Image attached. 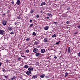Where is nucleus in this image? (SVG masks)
<instances>
[{
    "label": "nucleus",
    "mask_w": 80,
    "mask_h": 80,
    "mask_svg": "<svg viewBox=\"0 0 80 80\" xmlns=\"http://www.w3.org/2000/svg\"><path fill=\"white\" fill-rule=\"evenodd\" d=\"M7 21H5L4 20H2V24L4 26H5L7 25Z\"/></svg>",
    "instance_id": "1"
},
{
    "label": "nucleus",
    "mask_w": 80,
    "mask_h": 80,
    "mask_svg": "<svg viewBox=\"0 0 80 80\" xmlns=\"http://www.w3.org/2000/svg\"><path fill=\"white\" fill-rule=\"evenodd\" d=\"M0 34L2 35H4V30H0Z\"/></svg>",
    "instance_id": "2"
},
{
    "label": "nucleus",
    "mask_w": 80,
    "mask_h": 80,
    "mask_svg": "<svg viewBox=\"0 0 80 80\" xmlns=\"http://www.w3.org/2000/svg\"><path fill=\"white\" fill-rule=\"evenodd\" d=\"M33 52L34 53H37L38 52V49H37L36 48H35L33 50Z\"/></svg>",
    "instance_id": "3"
},
{
    "label": "nucleus",
    "mask_w": 80,
    "mask_h": 80,
    "mask_svg": "<svg viewBox=\"0 0 80 80\" xmlns=\"http://www.w3.org/2000/svg\"><path fill=\"white\" fill-rule=\"evenodd\" d=\"M31 73H32V71H28L26 72V74L27 75H30L31 74Z\"/></svg>",
    "instance_id": "4"
},
{
    "label": "nucleus",
    "mask_w": 80,
    "mask_h": 80,
    "mask_svg": "<svg viewBox=\"0 0 80 80\" xmlns=\"http://www.w3.org/2000/svg\"><path fill=\"white\" fill-rule=\"evenodd\" d=\"M16 4H17L18 5H20V1L19 0H18L16 2Z\"/></svg>",
    "instance_id": "5"
},
{
    "label": "nucleus",
    "mask_w": 80,
    "mask_h": 80,
    "mask_svg": "<svg viewBox=\"0 0 80 80\" xmlns=\"http://www.w3.org/2000/svg\"><path fill=\"white\" fill-rule=\"evenodd\" d=\"M48 28H49V26H47L44 28V30H47L48 29Z\"/></svg>",
    "instance_id": "6"
},
{
    "label": "nucleus",
    "mask_w": 80,
    "mask_h": 80,
    "mask_svg": "<svg viewBox=\"0 0 80 80\" xmlns=\"http://www.w3.org/2000/svg\"><path fill=\"white\" fill-rule=\"evenodd\" d=\"M45 49H42L41 50V52L42 53H45Z\"/></svg>",
    "instance_id": "7"
},
{
    "label": "nucleus",
    "mask_w": 80,
    "mask_h": 80,
    "mask_svg": "<svg viewBox=\"0 0 80 80\" xmlns=\"http://www.w3.org/2000/svg\"><path fill=\"white\" fill-rule=\"evenodd\" d=\"M8 29L9 30V31H11L13 30V28L12 27H9L8 28Z\"/></svg>",
    "instance_id": "8"
},
{
    "label": "nucleus",
    "mask_w": 80,
    "mask_h": 80,
    "mask_svg": "<svg viewBox=\"0 0 80 80\" xmlns=\"http://www.w3.org/2000/svg\"><path fill=\"white\" fill-rule=\"evenodd\" d=\"M29 71H33V68H29L28 69Z\"/></svg>",
    "instance_id": "9"
},
{
    "label": "nucleus",
    "mask_w": 80,
    "mask_h": 80,
    "mask_svg": "<svg viewBox=\"0 0 80 80\" xmlns=\"http://www.w3.org/2000/svg\"><path fill=\"white\" fill-rule=\"evenodd\" d=\"M47 15L48 16V17H50V16L51 17H52V14L48 13L47 14Z\"/></svg>",
    "instance_id": "10"
},
{
    "label": "nucleus",
    "mask_w": 80,
    "mask_h": 80,
    "mask_svg": "<svg viewBox=\"0 0 80 80\" xmlns=\"http://www.w3.org/2000/svg\"><path fill=\"white\" fill-rule=\"evenodd\" d=\"M44 42H45V43H46L47 42H48V38H44Z\"/></svg>",
    "instance_id": "11"
},
{
    "label": "nucleus",
    "mask_w": 80,
    "mask_h": 80,
    "mask_svg": "<svg viewBox=\"0 0 80 80\" xmlns=\"http://www.w3.org/2000/svg\"><path fill=\"white\" fill-rule=\"evenodd\" d=\"M45 4H46V3L45 2H42L41 4V6H43V5H45Z\"/></svg>",
    "instance_id": "12"
},
{
    "label": "nucleus",
    "mask_w": 80,
    "mask_h": 80,
    "mask_svg": "<svg viewBox=\"0 0 80 80\" xmlns=\"http://www.w3.org/2000/svg\"><path fill=\"white\" fill-rule=\"evenodd\" d=\"M70 52H71V50H70V48L69 47L68 48V53H70Z\"/></svg>",
    "instance_id": "13"
},
{
    "label": "nucleus",
    "mask_w": 80,
    "mask_h": 80,
    "mask_svg": "<svg viewBox=\"0 0 80 80\" xmlns=\"http://www.w3.org/2000/svg\"><path fill=\"white\" fill-rule=\"evenodd\" d=\"M40 54L39 53H37L35 55L36 56V57H39L40 56Z\"/></svg>",
    "instance_id": "14"
},
{
    "label": "nucleus",
    "mask_w": 80,
    "mask_h": 80,
    "mask_svg": "<svg viewBox=\"0 0 80 80\" xmlns=\"http://www.w3.org/2000/svg\"><path fill=\"white\" fill-rule=\"evenodd\" d=\"M68 75V72H67L65 73V76H64L65 77H67Z\"/></svg>",
    "instance_id": "15"
},
{
    "label": "nucleus",
    "mask_w": 80,
    "mask_h": 80,
    "mask_svg": "<svg viewBox=\"0 0 80 80\" xmlns=\"http://www.w3.org/2000/svg\"><path fill=\"white\" fill-rule=\"evenodd\" d=\"M32 78H37V75H34L33 77H32Z\"/></svg>",
    "instance_id": "16"
},
{
    "label": "nucleus",
    "mask_w": 80,
    "mask_h": 80,
    "mask_svg": "<svg viewBox=\"0 0 80 80\" xmlns=\"http://www.w3.org/2000/svg\"><path fill=\"white\" fill-rule=\"evenodd\" d=\"M45 77V74H42L40 76V77L41 78H44Z\"/></svg>",
    "instance_id": "17"
},
{
    "label": "nucleus",
    "mask_w": 80,
    "mask_h": 80,
    "mask_svg": "<svg viewBox=\"0 0 80 80\" xmlns=\"http://www.w3.org/2000/svg\"><path fill=\"white\" fill-rule=\"evenodd\" d=\"M24 68H28V65H25L24 66Z\"/></svg>",
    "instance_id": "18"
},
{
    "label": "nucleus",
    "mask_w": 80,
    "mask_h": 80,
    "mask_svg": "<svg viewBox=\"0 0 80 80\" xmlns=\"http://www.w3.org/2000/svg\"><path fill=\"white\" fill-rule=\"evenodd\" d=\"M16 78V77L15 76H14L12 78H11V80H14V79H15Z\"/></svg>",
    "instance_id": "19"
},
{
    "label": "nucleus",
    "mask_w": 80,
    "mask_h": 80,
    "mask_svg": "<svg viewBox=\"0 0 80 80\" xmlns=\"http://www.w3.org/2000/svg\"><path fill=\"white\" fill-rule=\"evenodd\" d=\"M57 37V35L54 34L52 36V38H54V37Z\"/></svg>",
    "instance_id": "20"
},
{
    "label": "nucleus",
    "mask_w": 80,
    "mask_h": 80,
    "mask_svg": "<svg viewBox=\"0 0 80 80\" xmlns=\"http://www.w3.org/2000/svg\"><path fill=\"white\" fill-rule=\"evenodd\" d=\"M31 40L30 38H28L26 39V41H29V40Z\"/></svg>",
    "instance_id": "21"
},
{
    "label": "nucleus",
    "mask_w": 80,
    "mask_h": 80,
    "mask_svg": "<svg viewBox=\"0 0 80 80\" xmlns=\"http://www.w3.org/2000/svg\"><path fill=\"white\" fill-rule=\"evenodd\" d=\"M60 41H59L58 42H56V45H59V44L60 43Z\"/></svg>",
    "instance_id": "22"
},
{
    "label": "nucleus",
    "mask_w": 80,
    "mask_h": 80,
    "mask_svg": "<svg viewBox=\"0 0 80 80\" xmlns=\"http://www.w3.org/2000/svg\"><path fill=\"white\" fill-rule=\"evenodd\" d=\"M32 35H33L34 36H35L36 35V33H35V32H33Z\"/></svg>",
    "instance_id": "23"
},
{
    "label": "nucleus",
    "mask_w": 80,
    "mask_h": 80,
    "mask_svg": "<svg viewBox=\"0 0 80 80\" xmlns=\"http://www.w3.org/2000/svg\"><path fill=\"white\" fill-rule=\"evenodd\" d=\"M5 62H10V60H8V59H7V60H5Z\"/></svg>",
    "instance_id": "24"
},
{
    "label": "nucleus",
    "mask_w": 80,
    "mask_h": 80,
    "mask_svg": "<svg viewBox=\"0 0 80 80\" xmlns=\"http://www.w3.org/2000/svg\"><path fill=\"white\" fill-rule=\"evenodd\" d=\"M69 23H70V21H67L66 22V23H67V24H69Z\"/></svg>",
    "instance_id": "25"
},
{
    "label": "nucleus",
    "mask_w": 80,
    "mask_h": 80,
    "mask_svg": "<svg viewBox=\"0 0 80 80\" xmlns=\"http://www.w3.org/2000/svg\"><path fill=\"white\" fill-rule=\"evenodd\" d=\"M38 42H35L34 43V45H37V44H38Z\"/></svg>",
    "instance_id": "26"
},
{
    "label": "nucleus",
    "mask_w": 80,
    "mask_h": 80,
    "mask_svg": "<svg viewBox=\"0 0 80 80\" xmlns=\"http://www.w3.org/2000/svg\"><path fill=\"white\" fill-rule=\"evenodd\" d=\"M45 78H49V77L48 76H46L45 77Z\"/></svg>",
    "instance_id": "27"
},
{
    "label": "nucleus",
    "mask_w": 80,
    "mask_h": 80,
    "mask_svg": "<svg viewBox=\"0 0 80 80\" xmlns=\"http://www.w3.org/2000/svg\"><path fill=\"white\" fill-rule=\"evenodd\" d=\"M4 78H8V76H4Z\"/></svg>",
    "instance_id": "28"
},
{
    "label": "nucleus",
    "mask_w": 80,
    "mask_h": 80,
    "mask_svg": "<svg viewBox=\"0 0 80 80\" xmlns=\"http://www.w3.org/2000/svg\"><path fill=\"white\" fill-rule=\"evenodd\" d=\"M11 3L12 4V5H13V4H14V2H13V1H12Z\"/></svg>",
    "instance_id": "29"
},
{
    "label": "nucleus",
    "mask_w": 80,
    "mask_h": 80,
    "mask_svg": "<svg viewBox=\"0 0 80 80\" xmlns=\"http://www.w3.org/2000/svg\"><path fill=\"white\" fill-rule=\"evenodd\" d=\"M37 18H39V15L38 14H37L36 16Z\"/></svg>",
    "instance_id": "30"
},
{
    "label": "nucleus",
    "mask_w": 80,
    "mask_h": 80,
    "mask_svg": "<svg viewBox=\"0 0 80 80\" xmlns=\"http://www.w3.org/2000/svg\"><path fill=\"white\" fill-rule=\"evenodd\" d=\"M33 25V24H32L30 25V27H32Z\"/></svg>",
    "instance_id": "31"
},
{
    "label": "nucleus",
    "mask_w": 80,
    "mask_h": 80,
    "mask_svg": "<svg viewBox=\"0 0 80 80\" xmlns=\"http://www.w3.org/2000/svg\"><path fill=\"white\" fill-rule=\"evenodd\" d=\"M20 59H21V58H18V60H19V61H20Z\"/></svg>",
    "instance_id": "32"
},
{
    "label": "nucleus",
    "mask_w": 80,
    "mask_h": 80,
    "mask_svg": "<svg viewBox=\"0 0 80 80\" xmlns=\"http://www.w3.org/2000/svg\"><path fill=\"white\" fill-rule=\"evenodd\" d=\"M34 12V11H33V10H32L31 12V13H33Z\"/></svg>",
    "instance_id": "33"
},
{
    "label": "nucleus",
    "mask_w": 80,
    "mask_h": 80,
    "mask_svg": "<svg viewBox=\"0 0 80 80\" xmlns=\"http://www.w3.org/2000/svg\"><path fill=\"white\" fill-rule=\"evenodd\" d=\"M13 33H14L13 32H11V33H10V34L11 35H13Z\"/></svg>",
    "instance_id": "34"
},
{
    "label": "nucleus",
    "mask_w": 80,
    "mask_h": 80,
    "mask_svg": "<svg viewBox=\"0 0 80 80\" xmlns=\"http://www.w3.org/2000/svg\"><path fill=\"white\" fill-rule=\"evenodd\" d=\"M2 71H3V72H4V73H5V69H3Z\"/></svg>",
    "instance_id": "35"
},
{
    "label": "nucleus",
    "mask_w": 80,
    "mask_h": 80,
    "mask_svg": "<svg viewBox=\"0 0 80 80\" xmlns=\"http://www.w3.org/2000/svg\"><path fill=\"white\" fill-rule=\"evenodd\" d=\"M53 23H55V24L56 25H57V22H55L53 23Z\"/></svg>",
    "instance_id": "36"
},
{
    "label": "nucleus",
    "mask_w": 80,
    "mask_h": 80,
    "mask_svg": "<svg viewBox=\"0 0 80 80\" xmlns=\"http://www.w3.org/2000/svg\"><path fill=\"white\" fill-rule=\"evenodd\" d=\"M26 52L27 53H28V52H29V50H26Z\"/></svg>",
    "instance_id": "37"
},
{
    "label": "nucleus",
    "mask_w": 80,
    "mask_h": 80,
    "mask_svg": "<svg viewBox=\"0 0 80 80\" xmlns=\"http://www.w3.org/2000/svg\"><path fill=\"white\" fill-rule=\"evenodd\" d=\"M17 18H18V19H20V18H21L20 16H19Z\"/></svg>",
    "instance_id": "38"
},
{
    "label": "nucleus",
    "mask_w": 80,
    "mask_h": 80,
    "mask_svg": "<svg viewBox=\"0 0 80 80\" xmlns=\"http://www.w3.org/2000/svg\"><path fill=\"white\" fill-rule=\"evenodd\" d=\"M38 64H39L38 62H37L36 63V65H38Z\"/></svg>",
    "instance_id": "39"
},
{
    "label": "nucleus",
    "mask_w": 80,
    "mask_h": 80,
    "mask_svg": "<svg viewBox=\"0 0 80 80\" xmlns=\"http://www.w3.org/2000/svg\"><path fill=\"white\" fill-rule=\"evenodd\" d=\"M32 21H33L32 20H30V23H32Z\"/></svg>",
    "instance_id": "40"
},
{
    "label": "nucleus",
    "mask_w": 80,
    "mask_h": 80,
    "mask_svg": "<svg viewBox=\"0 0 80 80\" xmlns=\"http://www.w3.org/2000/svg\"><path fill=\"white\" fill-rule=\"evenodd\" d=\"M77 33H78V32H76L75 33H74V35H77Z\"/></svg>",
    "instance_id": "41"
},
{
    "label": "nucleus",
    "mask_w": 80,
    "mask_h": 80,
    "mask_svg": "<svg viewBox=\"0 0 80 80\" xmlns=\"http://www.w3.org/2000/svg\"><path fill=\"white\" fill-rule=\"evenodd\" d=\"M2 16H5V14L4 13L3 14H2Z\"/></svg>",
    "instance_id": "42"
},
{
    "label": "nucleus",
    "mask_w": 80,
    "mask_h": 80,
    "mask_svg": "<svg viewBox=\"0 0 80 80\" xmlns=\"http://www.w3.org/2000/svg\"><path fill=\"white\" fill-rule=\"evenodd\" d=\"M70 8H67V10H70Z\"/></svg>",
    "instance_id": "43"
},
{
    "label": "nucleus",
    "mask_w": 80,
    "mask_h": 80,
    "mask_svg": "<svg viewBox=\"0 0 80 80\" xmlns=\"http://www.w3.org/2000/svg\"><path fill=\"white\" fill-rule=\"evenodd\" d=\"M78 28H80V26H78Z\"/></svg>",
    "instance_id": "44"
},
{
    "label": "nucleus",
    "mask_w": 80,
    "mask_h": 80,
    "mask_svg": "<svg viewBox=\"0 0 80 80\" xmlns=\"http://www.w3.org/2000/svg\"><path fill=\"white\" fill-rule=\"evenodd\" d=\"M2 62H0V66H1V65H2Z\"/></svg>",
    "instance_id": "45"
},
{
    "label": "nucleus",
    "mask_w": 80,
    "mask_h": 80,
    "mask_svg": "<svg viewBox=\"0 0 80 80\" xmlns=\"http://www.w3.org/2000/svg\"><path fill=\"white\" fill-rule=\"evenodd\" d=\"M54 58H55L56 59L57 58V56H55L54 57Z\"/></svg>",
    "instance_id": "46"
},
{
    "label": "nucleus",
    "mask_w": 80,
    "mask_h": 80,
    "mask_svg": "<svg viewBox=\"0 0 80 80\" xmlns=\"http://www.w3.org/2000/svg\"><path fill=\"white\" fill-rule=\"evenodd\" d=\"M43 12V11L42 10L41 11L40 13H42Z\"/></svg>",
    "instance_id": "47"
},
{
    "label": "nucleus",
    "mask_w": 80,
    "mask_h": 80,
    "mask_svg": "<svg viewBox=\"0 0 80 80\" xmlns=\"http://www.w3.org/2000/svg\"><path fill=\"white\" fill-rule=\"evenodd\" d=\"M46 18H48V19H49V17H47Z\"/></svg>",
    "instance_id": "48"
},
{
    "label": "nucleus",
    "mask_w": 80,
    "mask_h": 80,
    "mask_svg": "<svg viewBox=\"0 0 80 80\" xmlns=\"http://www.w3.org/2000/svg\"><path fill=\"white\" fill-rule=\"evenodd\" d=\"M14 24H15V25H17V23L16 22H15V23H14Z\"/></svg>",
    "instance_id": "49"
},
{
    "label": "nucleus",
    "mask_w": 80,
    "mask_h": 80,
    "mask_svg": "<svg viewBox=\"0 0 80 80\" xmlns=\"http://www.w3.org/2000/svg\"><path fill=\"white\" fill-rule=\"evenodd\" d=\"M21 57H24L25 56L21 55Z\"/></svg>",
    "instance_id": "50"
},
{
    "label": "nucleus",
    "mask_w": 80,
    "mask_h": 80,
    "mask_svg": "<svg viewBox=\"0 0 80 80\" xmlns=\"http://www.w3.org/2000/svg\"><path fill=\"white\" fill-rule=\"evenodd\" d=\"M55 0V1H56V0Z\"/></svg>",
    "instance_id": "51"
}]
</instances>
